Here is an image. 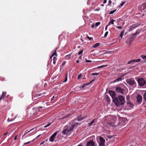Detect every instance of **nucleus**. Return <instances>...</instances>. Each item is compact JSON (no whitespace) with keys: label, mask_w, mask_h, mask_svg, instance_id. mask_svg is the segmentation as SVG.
Masks as SVG:
<instances>
[{"label":"nucleus","mask_w":146,"mask_h":146,"mask_svg":"<svg viewBox=\"0 0 146 146\" xmlns=\"http://www.w3.org/2000/svg\"><path fill=\"white\" fill-rule=\"evenodd\" d=\"M141 59H138L136 60L133 59L131 60L130 61H129L127 63V64H130L132 63H133L135 62H138L140 61Z\"/></svg>","instance_id":"nucleus-14"},{"label":"nucleus","mask_w":146,"mask_h":146,"mask_svg":"<svg viewBox=\"0 0 146 146\" xmlns=\"http://www.w3.org/2000/svg\"><path fill=\"white\" fill-rule=\"evenodd\" d=\"M117 10L116 9H115L113 11H111L110 13H109V14H113L114 13H115L116 11Z\"/></svg>","instance_id":"nucleus-29"},{"label":"nucleus","mask_w":146,"mask_h":146,"mask_svg":"<svg viewBox=\"0 0 146 146\" xmlns=\"http://www.w3.org/2000/svg\"><path fill=\"white\" fill-rule=\"evenodd\" d=\"M100 45V44L99 43H96L95 44H94L93 46V47L94 48H96L97 47H98Z\"/></svg>","instance_id":"nucleus-23"},{"label":"nucleus","mask_w":146,"mask_h":146,"mask_svg":"<svg viewBox=\"0 0 146 146\" xmlns=\"http://www.w3.org/2000/svg\"><path fill=\"white\" fill-rule=\"evenodd\" d=\"M83 52V50H82L80 51H79L78 52V54L80 55Z\"/></svg>","instance_id":"nucleus-36"},{"label":"nucleus","mask_w":146,"mask_h":146,"mask_svg":"<svg viewBox=\"0 0 146 146\" xmlns=\"http://www.w3.org/2000/svg\"><path fill=\"white\" fill-rule=\"evenodd\" d=\"M86 84H83L82 85V88H84L85 87V86L87 85Z\"/></svg>","instance_id":"nucleus-46"},{"label":"nucleus","mask_w":146,"mask_h":146,"mask_svg":"<svg viewBox=\"0 0 146 146\" xmlns=\"http://www.w3.org/2000/svg\"><path fill=\"white\" fill-rule=\"evenodd\" d=\"M51 123H48L47 125L44 126V127L46 128L48 127L51 125Z\"/></svg>","instance_id":"nucleus-38"},{"label":"nucleus","mask_w":146,"mask_h":146,"mask_svg":"<svg viewBox=\"0 0 146 146\" xmlns=\"http://www.w3.org/2000/svg\"><path fill=\"white\" fill-rule=\"evenodd\" d=\"M134 40V38H132V37H130L129 38L127 42H129L130 43H131Z\"/></svg>","instance_id":"nucleus-17"},{"label":"nucleus","mask_w":146,"mask_h":146,"mask_svg":"<svg viewBox=\"0 0 146 146\" xmlns=\"http://www.w3.org/2000/svg\"><path fill=\"white\" fill-rule=\"evenodd\" d=\"M44 143V141H43L40 144V145H42V144H43Z\"/></svg>","instance_id":"nucleus-53"},{"label":"nucleus","mask_w":146,"mask_h":146,"mask_svg":"<svg viewBox=\"0 0 146 146\" xmlns=\"http://www.w3.org/2000/svg\"><path fill=\"white\" fill-rule=\"evenodd\" d=\"M127 104L128 106L130 108H132L133 107V105L131 102H127Z\"/></svg>","instance_id":"nucleus-18"},{"label":"nucleus","mask_w":146,"mask_h":146,"mask_svg":"<svg viewBox=\"0 0 146 146\" xmlns=\"http://www.w3.org/2000/svg\"><path fill=\"white\" fill-rule=\"evenodd\" d=\"M8 133L7 132L6 133H5V134H4V136H5V135H6Z\"/></svg>","instance_id":"nucleus-59"},{"label":"nucleus","mask_w":146,"mask_h":146,"mask_svg":"<svg viewBox=\"0 0 146 146\" xmlns=\"http://www.w3.org/2000/svg\"><path fill=\"white\" fill-rule=\"evenodd\" d=\"M76 62L77 63H78L79 62V61L78 60H76Z\"/></svg>","instance_id":"nucleus-62"},{"label":"nucleus","mask_w":146,"mask_h":146,"mask_svg":"<svg viewBox=\"0 0 146 146\" xmlns=\"http://www.w3.org/2000/svg\"><path fill=\"white\" fill-rule=\"evenodd\" d=\"M116 27L118 29H121L122 28V27L121 26H117Z\"/></svg>","instance_id":"nucleus-40"},{"label":"nucleus","mask_w":146,"mask_h":146,"mask_svg":"<svg viewBox=\"0 0 146 146\" xmlns=\"http://www.w3.org/2000/svg\"><path fill=\"white\" fill-rule=\"evenodd\" d=\"M107 66V65H102V66H98L97 67V68H102L103 67H104L106 66Z\"/></svg>","instance_id":"nucleus-27"},{"label":"nucleus","mask_w":146,"mask_h":146,"mask_svg":"<svg viewBox=\"0 0 146 146\" xmlns=\"http://www.w3.org/2000/svg\"><path fill=\"white\" fill-rule=\"evenodd\" d=\"M138 26V25H136L135 24L133 25L130 26L129 27V32L132 31L135 28L137 27Z\"/></svg>","instance_id":"nucleus-11"},{"label":"nucleus","mask_w":146,"mask_h":146,"mask_svg":"<svg viewBox=\"0 0 146 146\" xmlns=\"http://www.w3.org/2000/svg\"><path fill=\"white\" fill-rule=\"evenodd\" d=\"M34 140V139L33 141H30L29 142H28L25 143L24 144V145H26V144H29V143H30L32 142Z\"/></svg>","instance_id":"nucleus-41"},{"label":"nucleus","mask_w":146,"mask_h":146,"mask_svg":"<svg viewBox=\"0 0 146 146\" xmlns=\"http://www.w3.org/2000/svg\"><path fill=\"white\" fill-rule=\"evenodd\" d=\"M100 23L99 22H98L96 23L95 24V26L96 27H98V25H99L100 24Z\"/></svg>","instance_id":"nucleus-34"},{"label":"nucleus","mask_w":146,"mask_h":146,"mask_svg":"<svg viewBox=\"0 0 146 146\" xmlns=\"http://www.w3.org/2000/svg\"><path fill=\"white\" fill-rule=\"evenodd\" d=\"M100 8H98L96 9L95 10L96 11H98L100 10Z\"/></svg>","instance_id":"nucleus-55"},{"label":"nucleus","mask_w":146,"mask_h":146,"mask_svg":"<svg viewBox=\"0 0 146 146\" xmlns=\"http://www.w3.org/2000/svg\"><path fill=\"white\" fill-rule=\"evenodd\" d=\"M6 92H3L1 96L0 97V100L4 99L6 94Z\"/></svg>","instance_id":"nucleus-16"},{"label":"nucleus","mask_w":146,"mask_h":146,"mask_svg":"<svg viewBox=\"0 0 146 146\" xmlns=\"http://www.w3.org/2000/svg\"><path fill=\"white\" fill-rule=\"evenodd\" d=\"M125 3V2H123L121 3L120 4V5L121 7L123 6L124 4Z\"/></svg>","instance_id":"nucleus-42"},{"label":"nucleus","mask_w":146,"mask_h":146,"mask_svg":"<svg viewBox=\"0 0 146 146\" xmlns=\"http://www.w3.org/2000/svg\"><path fill=\"white\" fill-rule=\"evenodd\" d=\"M108 34V32L107 31L104 34V37H106Z\"/></svg>","instance_id":"nucleus-39"},{"label":"nucleus","mask_w":146,"mask_h":146,"mask_svg":"<svg viewBox=\"0 0 146 146\" xmlns=\"http://www.w3.org/2000/svg\"><path fill=\"white\" fill-rule=\"evenodd\" d=\"M107 2V0H104L103 2V3L105 4Z\"/></svg>","instance_id":"nucleus-54"},{"label":"nucleus","mask_w":146,"mask_h":146,"mask_svg":"<svg viewBox=\"0 0 146 146\" xmlns=\"http://www.w3.org/2000/svg\"><path fill=\"white\" fill-rule=\"evenodd\" d=\"M109 92V94L113 99V100L115 98H116L115 97L116 94L115 92L110 90Z\"/></svg>","instance_id":"nucleus-10"},{"label":"nucleus","mask_w":146,"mask_h":146,"mask_svg":"<svg viewBox=\"0 0 146 146\" xmlns=\"http://www.w3.org/2000/svg\"><path fill=\"white\" fill-rule=\"evenodd\" d=\"M81 74H80L78 76V79H80L81 77Z\"/></svg>","instance_id":"nucleus-44"},{"label":"nucleus","mask_w":146,"mask_h":146,"mask_svg":"<svg viewBox=\"0 0 146 146\" xmlns=\"http://www.w3.org/2000/svg\"><path fill=\"white\" fill-rule=\"evenodd\" d=\"M57 133V131L55 132L50 137L49 140L50 141L52 142L54 141Z\"/></svg>","instance_id":"nucleus-7"},{"label":"nucleus","mask_w":146,"mask_h":146,"mask_svg":"<svg viewBox=\"0 0 146 146\" xmlns=\"http://www.w3.org/2000/svg\"><path fill=\"white\" fill-rule=\"evenodd\" d=\"M78 123L77 122H75L74 124H73L71 125L69 128V131H72L74 129V128L75 127V126L77 125L78 124Z\"/></svg>","instance_id":"nucleus-12"},{"label":"nucleus","mask_w":146,"mask_h":146,"mask_svg":"<svg viewBox=\"0 0 146 146\" xmlns=\"http://www.w3.org/2000/svg\"><path fill=\"white\" fill-rule=\"evenodd\" d=\"M77 146H82L81 145H78Z\"/></svg>","instance_id":"nucleus-64"},{"label":"nucleus","mask_w":146,"mask_h":146,"mask_svg":"<svg viewBox=\"0 0 146 146\" xmlns=\"http://www.w3.org/2000/svg\"><path fill=\"white\" fill-rule=\"evenodd\" d=\"M124 31H123L121 32V33H120V36L121 38H122L123 37V36L124 34Z\"/></svg>","instance_id":"nucleus-28"},{"label":"nucleus","mask_w":146,"mask_h":146,"mask_svg":"<svg viewBox=\"0 0 146 146\" xmlns=\"http://www.w3.org/2000/svg\"><path fill=\"white\" fill-rule=\"evenodd\" d=\"M127 83L131 86L135 87L136 86V83L133 78H129L126 80Z\"/></svg>","instance_id":"nucleus-4"},{"label":"nucleus","mask_w":146,"mask_h":146,"mask_svg":"<svg viewBox=\"0 0 146 146\" xmlns=\"http://www.w3.org/2000/svg\"><path fill=\"white\" fill-rule=\"evenodd\" d=\"M131 35V37H132V38H133L134 39L135 38V37L137 36L136 35H134V34H133Z\"/></svg>","instance_id":"nucleus-37"},{"label":"nucleus","mask_w":146,"mask_h":146,"mask_svg":"<svg viewBox=\"0 0 146 146\" xmlns=\"http://www.w3.org/2000/svg\"><path fill=\"white\" fill-rule=\"evenodd\" d=\"M122 78H117L116 80H114L113 82L114 83L119 82V81H121V80Z\"/></svg>","instance_id":"nucleus-19"},{"label":"nucleus","mask_w":146,"mask_h":146,"mask_svg":"<svg viewBox=\"0 0 146 146\" xmlns=\"http://www.w3.org/2000/svg\"><path fill=\"white\" fill-rule=\"evenodd\" d=\"M86 62H91L92 61L90 60H86Z\"/></svg>","instance_id":"nucleus-45"},{"label":"nucleus","mask_w":146,"mask_h":146,"mask_svg":"<svg viewBox=\"0 0 146 146\" xmlns=\"http://www.w3.org/2000/svg\"><path fill=\"white\" fill-rule=\"evenodd\" d=\"M94 27H95V25H94V24H92V25L91 27L92 28H94Z\"/></svg>","instance_id":"nucleus-48"},{"label":"nucleus","mask_w":146,"mask_h":146,"mask_svg":"<svg viewBox=\"0 0 146 146\" xmlns=\"http://www.w3.org/2000/svg\"><path fill=\"white\" fill-rule=\"evenodd\" d=\"M136 99L137 102L139 104H140L142 102V98L140 94H137L136 96Z\"/></svg>","instance_id":"nucleus-6"},{"label":"nucleus","mask_w":146,"mask_h":146,"mask_svg":"<svg viewBox=\"0 0 146 146\" xmlns=\"http://www.w3.org/2000/svg\"><path fill=\"white\" fill-rule=\"evenodd\" d=\"M140 32V30L139 29L137 30L134 34V35H137L139 34Z\"/></svg>","instance_id":"nucleus-21"},{"label":"nucleus","mask_w":146,"mask_h":146,"mask_svg":"<svg viewBox=\"0 0 146 146\" xmlns=\"http://www.w3.org/2000/svg\"><path fill=\"white\" fill-rule=\"evenodd\" d=\"M95 143L93 141H90L88 142L86 146H94Z\"/></svg>","instance_id":"nucleus-13"},{"label":"nucleus","mask_w":146,"mask_h":146,"mask_svg":"<svg viewBox=\"0 0 146 146\" xmlns=\"http://www.w3.org/2000/svg\"><path fill=\"white\" fill-rule=\"evenodd\" d=\"M80 40L82 42H83V40L82 39H81Z\"/></svg>","instance_id":"nucleus-63"},{"label":"nucleus","mask_w":146,"mask_h":146,"mask_svg":"<svg viewBox=\"0 0 146 146\" xmlns=\"http://www.w3.org/2000/svg\"><path fill=\"white\" fill-rule=\"evenodd\" d=\"M105 140L103 138L101 137H100L99 146H105Z\"/></svg>","instance_id":"nucleus-5"},{"label":"nucleus","mask_w":146,"mask_h":146,"mask_svg":"<svg viewBox=\"0 0 146 146\" xmlns=\"http://www.w3.org/2000/svg\"><path fill=\"white\" fill-rule=\"evenodd\" d=\"M86 37L90 40H91L92 39L91 38L89 37V36H87Z\"/></svg>","instance_id":"nucleus-49"},{"label":"nucleus","mask_w":146,"mask_h":146,"mask_svg":"<svg viewBox=\"0 0 146 146\" xmlns=\"http://www.w3.org/2000/svg\"><path fill=\"white\" fill-rule=\"evenodd\" d=\"M17 136H15V137H14V139L16 140L17 139Z\"/></svg>","instance_id":"nucleus-57"},{"label":"nucleus","mask_w":146,"mask_h":146,"mask_svg":"<svg viewBox=\"0 0 146 146\" xmlns=\"http://www.w3.org/2000/svg\"><path fill=\"white\" fill-rule=\"evenodd\" d=\"M42 95V94L41 93H36L35 95L33 97V99L34 100H37V99L40 98Z\"/></svg>","instance_id":"nucleus-8"},{"label":"nucleus","mask_w":146,"mask_h":146,"mask_svg":"<svg viewBox=\"0 0 146 146\" xmlns=\"http://www.w3.org/2000/svg\"><path fill=\"white\" fill-rule=\"evenodd\" d=\"M115 21L114 20H111L109 22V23H108V25H110L111 24L113 25L114 24V23H113V22L114 21Z\"/></svg>","instance_id":"nucleus-25"},{"label":"nucleus","mask_w":146,"mask_h":146,"mask_svg":"<svg viewBox=\"0 0 146 146\" xmlns=\"http://www.w3.org/2000/svg\"><path fill=\"white\" fill-rule=\"evenodd\" d=\"M111 0H109V3H108V5H110V4H111Z\"/></svg>","instance_id":"nucleus-50"},{"label":"nucleus","mask_w":146,"mask_h":146,"mask_svg":"<svg viewBox=\"0 0 146 146\" xmlns=\"http://www.w3.org/2000/svg\"><path fill=\"white\" fill-rule=\"evenodd\" d=\"M69 128H68L66 129H64L62 131V134L63 135H65L68 133V132H70L69 131Z\"/></svg>","instance_id":"nucleus-15"},{"label":"nucleus","mask_w":146,"mask_h":146,"mask_svg":"<svg viewBox=\"0 0 146 146\" xmlns=\"http://www.w3.org/2000/svg\"><path fill=\"white\" fill-rule=\"evenodd\" d=\"M144 99L145 100L146 102V93H145L143 96Z\"/></svg>","instance_id":"nucleus-35"},{"label":"nucleus","mask_w":146,"mask_h":146,"mask_svg":"<svg viewBox=\"0 0 146 146\" xmlns=\"http://www.w3.org/2000/svg\"><path fill=\"white\" fill-rule=\"evenodd\" d=\"M84 119V118H82V119H80L79 118V117H77V119H78V121H80V120H82V119Z\"/></svg>","instance_id":"nucleus-52"},{"label":"nucleus","mask_w":146,"mask_h":146,"mask_svg":"<svg viewBox=\"0 0 146 146\" xmlns=\"http://www.w3.org/2000/svg\"><path fill=\"white\" fill-rule=\"evenodd\" d=\"M95 121H96V120L95 119H94V120H93L92 122H91L90 123H88V125H89V126H91L94 123Z\"/></svg>","instance_id":"nucleus-24"},{"label":"nucleus","mask_w":146,"mask_h":146,"mask_svg":"<svg viewBox=\"0 0 146 146\" xmlns=\"http://www.w3.org/2000/svg\"><path fill=\"white\" fill-rule=\"evenodd\" d=\"M109 26L108 24L106 25L105 28V30L106 31L108 27Z\"/></svg>","instance_id":"nucleus-47"},{"label":"nucleus","mask_w":146,"mask_h":146,"mask_svg":"<svg viewBox=\"0 0 146 146\" xmlns=\"http://www.w3.org/2000/svg\"><path fill=\"white\" fill-rule=\"evenodd\" d=\"M57 58L56 57H54L53 58V63L54 64H55L56 63V61Z\"/></svg>","instance_id":"nucleus-22"},{"label":"nucleus","mask_w":146,"mask_h":146,"mask_svg":"<svg viewBox=\"0 0 146 146\" xmlns=\"http://www.w3.org/2000/svg\"><path fill=\"white\" fill-rule=\"evenodd\" d=\"M54 55H56V56H57V53L56 51L54 52L52 54V56H54Z\"/></svg>","instance_id":"nucleus-32"},{"label":"nucleus","mask_w":146,"mask_h":146,"mask_svg":"<svg viewBox=\"0 0 146 146\" xmlns=\"http://www.w3.org/2000/svg\"><path fill=\"white\" fill-rule=\"evenodd\" d=\"M141 57L143 59H146V55H141Z\"/></svg>","instance_id":"nucleus-33"},{"label":"nucleus","mask_w":146,"mask_h":146,"mask_svg":"<svg viewBox=\"0 0 146 146\" xmlns=\"http://www.w3.org/2000/svg\"><path fill=\"white\" fill-rule=\"evenodd\" d=\"M106 98L107 99V101L109 103L110 102V100L109 97L108 96H106Z\"/></svg>","instance_id":"nucleus-26"},{"label":"nucleus","mask_w":146,"mask_h":146,"mask_svg":"<svg viewBox=\"0 0 146 146\" xmlns=\"http://www.w3.org/2000/svg\"><path fill=\"white\" fill-rule=\"evenodd\" d=\"M71 115V113H69L68 115H67L66 116H65L66 117H68L70 115Z\"/></svg>","instance_id":"nucleus-51"},{"label":"nucleus","mask_w":146,"mask_h":146,"mask_svg":"<svg viewBox=\"0 0 146 146\" xmlns=\"http://www.w3.org/2000/svg\"><path fill=\"white\" fill-rule=\"evenodd\" d=\"M137 81L139 85L143 88L146 87V82L142 78H137Z\"/></svg>","instance_id":"nucleus-3"},{"label":"nucleus","mask_w":146,"mask_h":146,"mask_svg":"<svg viewBox=\"0 0 146 146\" xmlns=\"http://www.w3.org/2000/svg\"><path fill=\"white\" fill-rule=\"evenodd\" d=\"M125 99V98L123 96L119 95L117 98H115L113 100V102L117 106H119L124 104Z\"/></svg>","instance_id":"nucleus-1"},{"label":"nucleus","mask_w":146,"mask_h":146,"mask_svg":"<svg viewBox=\"0 0 146 146\" xmlns=\"http://www.w3.org/2000/svg\"><path fill=\"white\" fill-rule=\"evenodd\" d=\"M71 54L67 55L65 56V58L66 59L68 60L70 58Z\"/></svg>","instance_id":"nucleus-20"},{"label":"nucleus","mask_w":146,"mask_h":146,"mask_svg":"<svg viewBox=\"0 0 146 146\" xmlns=\"http://www.w3.org/2000/svg\"><path fill=\"white\" fill-rule=\"evenodd\" d=\"M108 124L109 125L111 126H113L114 125V123L113 122H109L108 123Z\"/></svg>","instance_id":"nucleus-30"},{"label":"nucleus","mask_w":146,"mask_h":146,"mask_svg":"<svg viewBox=\"0 0 146 146\" xmlns=\"http://www.w3.org/2000/svg\"><path fill=\"white\" fill-rule=\"evenodd\" d=\"M141 8L142 12H146V3H143L141 6Z\"/></svg>","instance_id":"nucleus-9"},{"label":"nucleus","mask_w":146,"mask_h":146,"mask_svg":"<svg viewBox=\"0 0 146 146\" xmlns=\"http://www.w3.org/2000/svg\"><path fill=\"white\" fill-rule=\"evenodd\" d=\"M124 86L123 84H119L116 86L115 87V91L117 93H119L123 94L125 91V90L123 89Z\"/></svg>","instance_id":"nucleus-2"},{"label":"nucleus","mask_w":146,"mask_h":146,"mask_svg":"<svg viewBox=\"0 0 146 146\" xmlns=\"http://www.w3.org/2000/svg\"><path fill=\"white\" fill-rule=\"evenodd\" d=\"M95 79H93V80H92V81L90 82V83H91L92 82H94V81H95Z\"/></svg>","instance_id":"nucleus-56"},{"label":"nucleus","mask_w":146,"mask_h":146,"mask_svg":"<svg viewBox=\"0 0 146 146\" xmlns=\"http://www.w3.org/2000/svg\"><path fill=\"white\" fill-rule=\"evenodd\" d=\"M99 75L98 73H97L96 72L93 73L92 74V75L93 76H97Z\"/></svg>","instance_id":"nucleus-31"},{"label":"nucleus","mask_w":146,"mask_h":146,"mask_svg":"<svg viewBox=\"0 0 146 146\" xmlns=\"http://www.w3.org/2000/svg\"><path fill=\"white\" fill-rule=\"evenodd\" d=\"M33 129H31L28 132H27V133H29V132L30 131H32Z\"/></svg>","instance_id":"nucleus-58"},{"label":"nucleus","mask_w":146,"mask_h":146,"mask_svg":"<svg viewBox=\"0 0 146 146\" xmlns=\"http://www.w3.org/2000/svg\"><path fill=\"white\" fill-rule=\"evenodd\" d=\"M67 76H66V77H65V78L64 79V80L63 81V82H66L67 81Z\"/></svg>","instance_id":"nucleus-43"},{"label":"nucleus","mask_w":146,"mask_h":146,"mask_svg":"<svg viewBox=\"0 0 146 146\" xmlns=\"http://www.w3.org/2000/svg\"><path fill=\"white\" fill-rule=\"evenodd\" d=\"M53 56H52V55H51V56H50V59H51L52 58V57H53Z\"/></svg>","instance_id":"nucleus-61"},{"label":"nucleus","mask_w":146,"mask_h":146,"mask_svg":"<svg viewBox=\"0 0 146 146\" xmlns=\"http://www.w3.org/2000/svg\"><path fill=\"white\" fill-rule=\"evenodd\" d=\"M41 135V134H40L37 137V138H38V137H39L40 135Z\"/></svg>","instance_id":"nucleus-60"}]
</instances>
